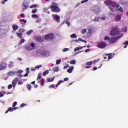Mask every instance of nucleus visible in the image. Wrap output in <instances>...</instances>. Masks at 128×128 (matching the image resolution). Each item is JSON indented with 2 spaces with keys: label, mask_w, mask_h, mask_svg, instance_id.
Masks as SVG:
<instances>
[{
  "label": "nucleus",
  "mask_w": 128,
  "mask_h": 128,
  "mask_svg": "<svg viewBox=\"0 0 128 128\" xmlns=\"http://www.w3.org/2000/svg\"><path fill=\"white\" fill-rule=\"evenodd\" d=\"M3 2H1L2 4H6V2H8V0H2Z\"/></svg>",
  "instance_id": "c03bdc74"
},
{
  "label": "nucleus",
  "mask_w": 128,
  "mask_h": 128,
  "mask_svg": "<svg viewBox=\"0 0 128 128\" xmlns=\"http://www.w3.org/2000/svg\"><path fill=\"white\" fill-rule=\"evenodd\" d=\"M6 68H8V65L6 63H2V64L0 65V71L4 70H6Z\"/></svg>",
  "instance_id": "1a4fd4ad"
},
{
  "label": "nucleus",
  "mask_w": 128,
  "mask_h": 128,
  "mask_svg": "<svg viewBox=\"0 0 128 128\" xmlns=\"http://www.w3.org/2000/svg\"><path fill=\"white\" fill-rule=\"evenodd\" d=\"M30 8V5L28 4V2H24L22 5V8L23 11L24 12L26 10H28Z\"/></svg>",
  "instance_id": "0eeeda50"
},
{
  "label": "nucleus",
  "mask_w": 128,
  "mask_h": 128,
  "mask_svg": "<svg viewBox=\"0 0 128 128\" xmlns=\"http://www.w3.org/2000/svg\"><path fill=\"white\" fill-rule=\"evenodd\" d=\"M36 68H31V70L32 72H36Z\"/></svg>",
  "instance_id": "338daca9"
},
{
  "label": "nucleus",
  "mask_w": 128,
  "mask_h": 128,
  "mask_svg": "<svg viewBox=\"0 0 128 128\" xmlns=\"http://www.w3.org/2000/svg\"><path fill=\"white\" fill-rule=\"evenodd\" d=\"M92 64H93L92 62H87L86 64V66H90L92 65Z\"/></svg>",
  "instance_id": "473e14b6"
},
{
  "label": "nucleus",
  "mask_w": 128,
  "mask_h": 128,
  "mask_svg": "<svg viewBox=\"0 0 128 128\" xmlns=\"http://www.w3.org/2000/svg\"><path fill=\"white\" fill-rule=\"evenodd\" d=\"M54 78H49L48 80V82H54Z\"/></svg>",
  "instance_id": "a19ab883"
},
{
  "label": "nucleus",
  "mask_w": 128,
  "mask_h": 128,
  "mask_svg": "<svg viewBox=\"0 0 128 128\" xmlns=\"http://www.w3.org/2000/svg\"><path fill=\"white\" fill-rule=\"evenodd\" d=\"M50 74V71H48V70H46V72H44L43 73V76H46V74Z\"/></svg>",
  "instance_id": "b1692460"
},
{
  "label": "nucleus",
  "mask_w": 128,
  "mask_h": 128,
  "mask_svg": "<svg viewBox=\"0 0 128 128\" xmlns=\"http://www.w3.org/2000/svg\"><path fill=\"white\" fill-rule=\"evenodd\" d=\"M101 20H106V17H102L100 18Z\"/></svg>",
  "instance_id": "8fccbe9b"
},
{
  "label": "nucleus",
  "mask_w": 128,
  "mask_h": 128,
  "mask_svg": "<svg viewBox=\"0 0 128 128\" xmlns=\"http://www.w3.org/2000/svg\"><path fill=\"white\" fill-rule=\"evenodd\" d=\"M14 112V108H10L6 112V114H8V112Z\"/></svg>",
  "instance_id": "4be33fe9"
},
{
  "label": "nucleus",
  "mask_w": 128,
  "mask_h": 128,
  "mask_svg": "<svg viewBox=\"0 0 128 128\" xmlns=\"http://www.w3.org/2000/svg\"><path fill=\"white\" fill-rule=\"evenodd\" d=\"M44 79H42L40 80V82H41V86H44Z\"/></svg>",
  "instance_id": "393cba45"
},
{
  "label": "nucleus",
  "mask_w": 128,
  "mask_h": 128,
  "mask_svg": "<svg viewBox=\"0 0 128 128\" xmlns=\"http://www.w3.org/2000/svg\"><path fill=\"white\" fill-rule=\"evenodd\" d=\"M82 34H86V29H84L82 30Z\"/></svg>",
  "instance_id": "09e8293b"
},
{
  "label": "nucleus",
  "mask_w": 128,
  "mask_h": 128,
  "mask_svg": "<svg viewBox=\"0 0 128 128\" xmlns=\"http://www.w3.org/2000/svg\"><path fill=\"white\" fill-rule=\"evenodd\" d=\"M120 4H122V6H128V2L124 0H122L120 1Z\"/></svg>",
  "instance_id": "4468645a"
},
{
  "label": "nucleus",
  "mask_w": 128,
  "mask_h": 128,
  "mask_svg": "<svg viewBox=\"0 0 128 128\" xmlns=\"http://www.w3.org/2000/svg\"><path fill=\"white\" fill-rule=\"evenodd\" d=\"M112 30L110 32V36H120V30L118 26H112Z\"/></svg>",
  "instance_id": "f257e3e1"
},
{
  "label": "nucleus",
  "mask_w": 128,
  "mask_h": 128,
  "mask_svg": "<svg viewBox=\"0 0 128 128\" xmlns=\"http://www.w3.org/2000/svg\"><path fill=\"white\" fill-rule=\"evenodd\" d=\"M74 68V66H70V68L68 70V72L69 74H72Z\"/></svg>",
  "instance_id": "f3484780"
},
{
  "label": "nucleus",
  "mask_w": 128,
  "mask_h": 128,
  "mask_svg": "<svg viewBox=\"0 0 128 128\" xmlns=\"http://www.w3.org/2000/svg\"><path fill=\"white\" fill-rule=\"evenodd\" d=\"M16 72H9L8 73V76H12L16 74Z\"/></svg>",
  "instance_id": "dca6fc26"
},
{
  "label": "nucleus",
  "mask_w": 128,
  "mask_h": 128,
  "mask_svg": "<svg viewBox=\"0 0 128 128\" xmlns=\"http://www.w3.org/2000/svg\"><path fill=\"white\" fill-rule=\"evenodd\" d=\"M12 85L10 84L8 86V90H12Z\"/></svg>",
  "instance_id": "603ef678"
},
{
  "label": "nucleus",
  "mask_w": 128,
  "mask_h": 128,
  "mask_svg": "<svg viewBox=\"0 0 128 128\" xmlns=\"http://www.w3.org/2000/svg\"><path fill=\"white\" fill-rule=\"evenodd\" d=\"M116 6L118 12H124V8H122V7L120 6V4H117V5L116 4Z\"/></svg>",
  "instance_id": "f8f14e48"
},
{
  "label": "nucleus",
  "mask_w": 128,
  "mask_h": 128,
  "mask_svg": "<svg viewBox=\"0 0 128 128\" xmlns=\"http://www.w3.org/2000/svg\"><path fill=\"white\" fill-rule=\"evenodd\" d=\"M18 78H16L13 80L12 84L14 88H16V84H18Z\"/></svg>",
  "instance_id": "ddd939ff"
},
{
  "label": "nucleus",
  "mask_w": 128,
  "mask_h": 128,
  "mask_svg": "<svg viewBox=\"0 0 128 128\" xmlns=\"http://www.w3.org/2000/svg\"><path fill=\"white\" fill-rule=\"evenodd\" d=\"M124 44H126V46L124 48H126L128 46V41H126L125 43H124Z\"/></svg>",
  "instance_id": "49530a36"
},
{
  "label": "nucleus",
  "mask_w": 128,
  "mask_h": 128,
  "mask_svg": "<svg viewBox=\"0 0 128 128\" xmlns=\"http://www.w3.org/2000/svg\"><path fill=\"white\" fill-rule=\"evenodd\" d=\"M24 32H26V30H24V29H20V30H19V32H20V34H22V33Z\"/></svg>",
  "instance_id": "ea45409f"
},
{
  "label": "nucleus",
  "mask_w": 128,
  "mask_h": 128,
  "mask_svg": "<svg viewBox=\"0 0 128 128\" xmlns=\"http://www.w3.org/2000/svg\"><path fill=\"white\" fill-rule=\"evenodd\" d=\"M62 62V60H59L56 61V64L58 65L60 64Z\"/></svg>",
  "instance_id": "a18cd8bd"
},
{
  "label": "nucleus",
  "mask_w": 128,
  "mask_h": 128,
  "mask_svg": "<svg viewBox=\"0 0 128 128\" xmlns=\"http://www.w3.org/2000/svg\"><path fill=\"white\" fill-rule=\"evenodd\" d=\"M17 36L20 38H22V34L17 33Z\"/></svg>",
  "instance_id": "c9c22d12"
},
{
  "label": "nucleus",
  "mask_w": 128,
  "mask_h": 128,
  "mask_svg": "<svg viewBox=\"0 0 128 128\" xmlns=\"http://www.w3.org/2000/svg\"><path fill=\"white\" fill-rule=\"evenodd\" d=\"M25 42H26V40H24V39H22L21 40V42H19V46H22V44Z\"/></svg>",
  "instance_id": "a878e982"
},
{
  "label": "nucleus",
  "mask_w": 128,
  "mask_h": 128,
  "mask_svg": "<svg viewBox=\"0 0 128 128\" xmlns=\"http://www.w3.org/2000/svg\"><path fill=\"white\" fill-rule=\"evenodd\" d=\"M123 32H128V28L125 27L122 30Z\"/></svg>",
  "instance_id": "c756f323"
},
{
  "label": "nucleus",
  "mask_w": 128,
  "mask_h": 128,
  "mask_svg": "<svg viewBox=\"0 0 128 128\" xmlns=\"http://www.w3.org/2000/svg\"><path fill=\"white\" fill-rule=\"evenodd\" d=\"M122 20V16L118 15L116 16V22H120V20Z\"/></svg>",
  "instance_id": "a211bd4d"
},
{
  "label": "nucleus",
  "mask_w": 128,
  "mask_h": 128,
  "mask_svg": "<svg viewBox=\"0 0 128 128\" xmlns=\"http://www.w3.org/2000/svg\"><path fill=\"white\" fill-rule=\"evenodd\" d=\"M51 8L52 12H56V14L60 12V8H58V6L56 4H53L51 6Z\"/></svg>",
  "instance_id": "7ed1b4c3"
},
{
  "label": "nucleus",
  "mask_w": 128,
  "mask_h": 128,
  "mask_svg": "<svg viewBox=\"0 0 128 128\" xmlns=\"http://www.w3.org/2000/svg\"><path fill=\"white\" fill-rule=\"evenodd\" d=\"M26 88H28V90H29L30 91L32 90V85L28 84L26 85Z\"/></svg>",
  "instance_id": "5701e85b"
},
{
  "label": "nucleus",
  "mask_w": 128,
  "mask_h": 128,
  "mask_svg": "<svg viewBox=\"0 0 128 128\" xmlns=\"http://www.w3.org/2000/svg\"><path fill=\"white\" fill-rule=\"evenodd\" d=\"M38 7V4H34L30 6V8H34Z\"/></svg>",
  "instance_id": "58836bf2"
},
{
  "label": "nucleus",
  "mask_w": 128,
  "mask_h": 128,
  "mask_svg": "<svg viewBox=\"0 0 128 128\" xmlns=\"http://www.w3.org/2000/svg\"><path fill=\"white\" fill-rule=\"evenodd\" d=\"M52 16L56 22H60V16L58 14H53Z\"/></svg>",
  "instance_id": "6e6552de"
},
{
  "label": "nucleus",
  "mask_w": 128,
  "mask_h": 128,
  "mask_svg": "<svg viewBox=\"0 0 128 128\" xmlns=\"http://www.w3.org/2000/svg\"><path fill=\"white\" fill-rule=\"evenodd\" d=\"M30 68H26V70L27 72L26 74L24 75V76L25 78H26V76H28V74H30Z\"/></svg>",
  "instance_id": "6ab92c4d"
},
{
  "label": "nucleus",
  "mask_w": 128,
  "mask_h": 128,
  "mask_svg": "<svg viewBox=\"0 0 128 128\" xmlns=\"http://www.w3.org/2000/svg\"><path fill=\"white\" fill-rule=\"evenodd\" d=\"M78 38V36L76 34H73L71 35L72 38Z\"/></svg>",
  "instance_id": "2f4dec72"
},
{
  "label": "nucleus",
  "mask_w": 128,
  "mask_h": 128,
  "mask_svg": "<svg viewBox=\"0 0 128 128\" xmlns=\"http://www.w3.org/2000/svg\"><path fill=\"white\" fill-rule=\"evenodd\" d=\"M16 106H18V102H14L13 104L12 107L13 108H16Z\"/></svg>",
  "instance_id": "37998d69"
},
{
  "label": "nucleus",
  "mask_w": 128,
  "mask_h": 128,
  "mask_svg": "<svg viewBox=\"0 0 128 128\" xmlns=\"http://www.w3.org/2000/svg\"><path fill=\"white\" fill-rule=\"evenodd\" d=\"M104 4H106V6H110L113 8H116V3L112 2V1L108 0L105 1Z\"/></svg>",
  "instance_id": "20e7f679"
},
{
  "label": "nucleus",
  "mask_w": 128,
  "mask_h": 128,
  "mask_svg": "<svg viewBox=\"0 0 128 128\" xmlns=\"http://www.w3.org/2000/svg\"><path fill=\"white\" fill-rule=\"evenodd\" d=\"M22 72H24V71L20 70L17 72V74H22Z\"/></svg>",
  "instance_id": "0e129e2a"
},
{
  "label": "nucleus",
  "mask_w": 128,
  "mask_h": 128,
  "mask_svg": "<svg viewBox=\"0 0 128 128\" xmlns=\"http://www.w3.org/2000/svg\"><path fill=\"white\" fill-rule=\"evenodd\" d=\"M26 106V104H21L20 108H24V106Z\"/></svg>",
  "instance_id": "680f3d73"
},
{
  "label": "nucleus",
  "mask_w": 128,
  "mask_h": 128,
  "mask_svg": "<svg viewBox=\"0 0 128 128\" xmlns=\"http://www.w3.org/2000/svg\"><path fill=\"white\" fill-rule=\"evenodd\" d=\"M68 50H70V49L66 48H64V49L63 50V52H68Z\"/></svg>",
  "instance_id": "de8ad7c7"
},
{
  "label": "nucleus",
  "mask_w": 128,
  "mask_h": 128,
  "mask_svg": "<svg viewBox=\"0 0 128 128\" xmlns=\"http://www.w3.org/2000/svg\"><path fill=\"white\" fill-rule=\"evenodd\" d=\"M86 48V46H84L81 47V48H76L74 49V52H80V50H82V48Z\"/></svg>",
  "instance_id": "2eb2a0df"
},
{
  "label": "nucleus",
  "mask_w": 128,
  "mask_h": 128,
  "mask_svg": "<svg viewBox=\"0 0 128 128\" xmlns=\"http://www.w3.org/2000/svg\"><path fill=\"white\" fill-rule=\"evenodd\" d=\"M110 56V54H104V60H106L108 58V57L106 56Z\"/></svg>",
  "instance_id": "e433bc0d"
},
{
  "label": "nucleus",
  "mask_w": 128,
  "mask_h": 128,
  "mask_svg": "<svg viewBox=\"0 0 128 128\" xmlns=\"http://www.w3.org/2000/svg\"><path fill=\"white\" fill-rule=\"evenodd\" d=\"M70 68V65L68 64L66 66L64 67V70H66V68Z\"/></svg>",
  "instance_id": "e2e57ef3"
},
{
  "label": "nucleus",
  "mask_w": 128,
  "mask_h": 128,
  "mask_svg": "<svg viewBox=\"0 0 128 128\" xmlns=\"http://www.w3.org/2000/svg\"><path fill=\"white\" fill-rule=\"evenodd\" d=\"M53 70L55 72H60V68L58 67H55V68H53Z\"/></svg>",
  "instance_id": "412c9836"
},
{
  "label": "nucleus",
  "mask_w": 128,
  "mask_h": 128,
  "mask_svg": "<svg viewBox=\"0 0 128 128\" xmlns=\"http://www.w3.org/2000/svg\"><path fill=\"white\" fill-rule=\"evenodd\" d=\"M32 18H38V16L36 15V14H33V15H32Z\"/></svg>",
  "instance_id": "864d4df0"
},
{
  "label": "nucleus",
  "mask_w": 128,
  "mask_h": 128,
  "mask_svg": "<svg viewBox=\"0 0 128 128\" xmlns=\"http://www.w3.org/2000/svg\"><path fill=\"white\" fill-rule=\"evenodd\" d=\"M106 44L104 42H99L98 44V48H101V49H104V48H106Z\"/></svg>",
  "instance_id": "39448f33"
},
{
  "label": "nucleus",
  "mask_w": 128,
  "mask_h": 128,
  "mask_svg": "<svg viewBox=\"0 0 128 128\" xmlns=\"http://www.w3.org/2000/svg\"><path fill=\"white\" fill-rule=\"evenodd\" d=\"M108 56V60H112L114 58L112 54H110Z\"/></svg>",
  "instance_id": "bb28decb"
},
{
  "label": "nucleus",
  "mask_w": 128,
  "mask_h": 128,
  "mask_svg": "<svg viewBox=\"0 0 128 128\" xmlns=\"http://www.w3.org/2000/svg\"><path fill=\"white\" fill-rule=\"evenodd\" d=\"M88 0H84L82 2V4H86V2H88Z\"/></svg>",
  "instance_id": "5fc2aeb1"
},
{
  "label": "nucleus",
  "mask_w": 128,
  "mask_h": 128,
  "mask_svg": "<svg viewBox=\"0 0 128 128\" xmlns=\"http://www.w3.org/2000/svg\"><path fill=\"white\" fill-rule=\"evenodd\" d=\"M36 24H40V22H42V18H38L36 20Z\"/></svg>",
  "instance_id": "cd10ccee"
},
{
  "label": "nucleus",
  "mask_w": 128,
  "mask_h": 128,
  "mask_svg": "<svg viewBox=\"0 0 128 128\" xmlns=\"http://www.w3.org/2000/svg\"><path fill=\"white\" fill-rule=\"evenodd\" d=\"M30 46L32 48H34L36 46V44H34V43H32Z\"/></svg>",
  "instance_id": "bf43d9fd"
},
{
  "label": "nucleus",
  "mask_w": 128,
  "mask_h": 128,
  "mask_svg": "<svg viewBox=\"0 0 128 128\" xmlns=\"http://www.w3.org/2000/svg\"><path fill=\"white\" fill-rule=\"evenodd\" d=\"M48 54V52L47 51H43L42 52V56H46Z\"/></svg>",
  "instance_id": "7c9ffc66"
},
{
  "label": "nucleus",
  "mask_w": 128,
  "mask_h": 128,
  "mask_svg": "<svg viewBox=\"0 0 128 128\" xmlns=\"http://www.w3.org/2000/svg\"><path fill=\"white\" fill-rule=\"evenodd\" d=\"M70 64H76V62L74 60H72L70 62Z\"/></svg>",
  "instance_id": "72a5a7b5"
},
{
  "label": "nucleus",
  "mask_w": 128,
  "mask_h": 128,
  "mask_svg": "<svg viewBox=\"0 0 128 128\" xmlns=\"http://www.w3.org/2000/svg\"><path fill=\"white\" fill-rule=\"evenodd\" d=\"M70 80L68 79V78H65L64 79V81L62 80H60L58 83L56 84V88H58L60 86L61 84H63V82H68Z\"/></svg>",
  "instance_id": "9d476101"
},
{
  "label": "nucleus",
  "mask_w": 128,
  "mask_h": 128,
  "mask_svg": "<svg viewBox=\"0 0 128 128\" xmlns=\"http://www.w3.org/2000/svg\"><path fill=\"white\" fill-rule=\"evenodd\" d=\"M54 38V34H49L45 36L46 40H52Z\"/></svg>",
  "instance_id": "423d86ee"
},
{
  "label": "nucleus",
  "mask_w": 128,
  "mask_h": 128,
  "mask_svg": "<svg viewBox=\"0 0 128 128\" xmlns=\"http://www.w3.org/2000/svg\"><path fill=\"white\" fill-rule=\"evenodd\" d=\"M38 80H42V75L40 74H38Z\"/></svg>",
  "instance_id": "13d9d810"
},
{
  "label": "nucleus",
  "mask_w": 128,
  "mask_h": 128,
  "mask_svg": "<svg viewBox=\"0 0 128 128\" xmlns=\"http://www.w3.org/2000/svg\"><path fill=\"white\" fill-rule=\"evenodd\" d=\"M20 22H24V24H26L27 21L26 20H24V19H22L20 20Z\"/></svg>",
  "instance_id": "4c0bfd02"
},
{
  "label": "nucleus",
  "mask_w": 128,
  "mask_h": 128,
  "mask_svg": "<svg viewBox=\"0 0 128 128\" xmlns=\"http://www.w3.org/2000/svg\"><path fill=\"white\" fill-rule=\"evenodd\" d=\"M50 88H54V85L52 84L50 86Z\"/></svg>",
  "instance_id": "69168bd1"
},
{
  "label": "nucleus",
  "mask_w": 128,
  "mask_h": 128,
  "mask_svg": "<svg viewBox=\"0 0 128 128\" xmlns=\"http://www.w3.org/2000/svg\"><path fill=\"white\" fill-rule=\"evenodd\" d=\"M18 86H22V85L24 84V82L20 81L18 82Z\"/></svg>",
  "instance_id": "6e6d98bb"
},
{
  "label": "nucleus",
  "mask_w": 128,
  "mask_h": 128,
  "mask_svg": "<svg viewBox=\"0 0 128 128\" xmlns=\"http://www.w3.org/2000/svg\"><path fill=\"white\" fill-rule=\"evenodd\" d=\"M66 24H68V26H70V22H66Z\"/></svg>",
  "instance_id": "774afa93"
},
{
  "label": "nucleus",
  "mask_w": 128,
  "mask_h": 128,
  "mask_svg": "<svg viewBox=\"0 0 128 128\" xmlns=\"http://www.w3.org/2000/svg\"><path fill=\"white\" fill-rule=\"evenodd\" d=\"M35 40L38 42H44V38L38 36H36L35 38Z\"/></svg>",
  "instance_id": "9b49d317"
},
{
  "label": "nucleus",
  "mask_w": 128,
  "mask_h": 128,
  "mask_svg": "<svg viewBox=\"0 0 128 128\" xmlns=\"http://www.w3.org/2000/svg\"><path fill=\"white\" fill-rule=\"evenodd\" d=\"M122 36H124V34H121L120 36L112 38L110 40V44H114L118 42V41L120 40Z\"/></svg>",
  "instance_id": "f03ea898"
},
{
  "label": "nucleus",
  "mask_w": 128,
  "mask_h": 128,
  "mask_svg": "<svg viewBox=\"0 0 128 128\" xmlns=\"http://www.w3.org/2000/svg\"><path fill=\"white\" fill-rule=\"evenodd\" d=\"M38 12V9H35L32 10V14H36V12Z\"/></svg>",
  "instance_id": "3c124183"
},
{
  "label": "nucleus",
  "mask_w": 128,
  "mask_h": 128,
  "mask_svg": "<svg viewBox=\"0 0 128 128\" xmlns=\"http://www.w3.org/2000/svg\"><path fill=\"white\" fill-rule=\"evenodd\" d=\"M13 30L16 32L18 30V26L14 25L12 26Z\"/></svg>",
  "instance_id": "aec40b11"
},
{
  "label": "nucleus",
  "mask_w": 128,
  "mask_h": 128,
  "mask_svg": "<svg viewBox=\"0 0 128 128\" xmlns=\"http://www.w3.org/2000/svg\"><path fill=\"white\" fill-rule=\"evenodd\" d=\"M26 49L28 50H32V48H30V46L26 47Z\"/></svg>",
  "instance_id": "4d7b16f0"
},
{
  "label": "nucleus",
  "mask_w": 128,
  "mask_h": 128,
  "mask_svg": "<svg viewBox=\"0 0 128 128\" xmlns=\"http://www.w3.org/2000/svg\"><path fill=\"white\" fill-rule=\"evenodd\" d=\"M100 20V17H96L94 20V22H99Z\"/></svg>",
  "instance_id": "f704fd0d"
},
{
  "label": "nucleus",
  "mask_w": 128,
  "mask_h": 128,
  "mask_svg": "<svg viewBox=\"0 0 128 128\" xmlns=\"http://www.w3.org/2000/svg\"><path fill=\"white\" fill-rule=\"evenodd\" d=\"M34 30H30L28 32H27V34H28V36H30V34H32Z\"/></svg>",
  "instance_id": "c85d7f7f"
},
{
  "label": "nucleus",
  "mask_w": 128,
  "mask_h": 128,
  "mask_svg": "<svg viewBox=\"0 0 128 128\" xmlns=\"http://www.w3.org/2000/svg\"><path fill=\"white\" fill-rule=\"evenodd\" d=\"M110 36H106V37H105V38H104V40H108H108H110Z\"/></svg>",
  "instance_id": "79ce46f5"
},
{
  "label": "nucleus",
  "mask_w": 128,
  "mask_h": 128,
  "mask_svg": "<svg viewBox=\"0 0 128 128\" xmlns=\"http://www.w3.org/2000/svg\"><path fill=\"white\" fill-rule=\"evenodd\" d=\"M42 65H40V66H36V69H38H38H40V68H42Z\"/></svg>",
  "instance_id": "052dcab7"
}]
</instances>
